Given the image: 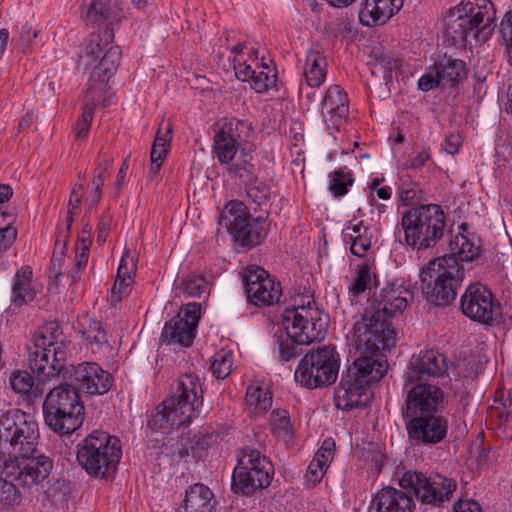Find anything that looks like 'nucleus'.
<instances>
[{
    "mask_svg": "<svg viewBox=\"0 0 512 512\" xmlns=\"http://www.w3.org/2000/svg\"><path fill=\"white\" fill-rule=\"evenodd\" d=\"M203 388L198 377L181 376L174 394L163 400L150 414L147 426L168 434L173 426H188L203 411Z\"/></svg>",
    "mask_w": 512,
    "mask_h": 512,
    "instance_id": "7ed1b4c3",
    "label": "nucleus"
},
{
    "mask_svg": "<svg viewBox=\"0 0 512 512\" xmlns=\"http://www.w3.org/2000/svg\"><path fill=\"white\" fill-rule=\"evenodd\" d=\"M132 273H135V266L129 252H126L120 260L116 278L133 282Z\"/></svg>",
    "mask_w": 512,
    "mask_h": 512,
    "instance_id": "e2e57ef3",
    "label": "nucleus"
},
{
    "mask_svg": "<svg viewBox=\"0 0 512 512\" xmlns=\"http://www.w3.org/2000/svg\"><path fill=\"white\" fill-rule=\"evenodd\" d=\"M409 291L402 286L389 285L375 293L370 305L366 309H373L378 316H384L388 320L401 315L408 305L407 295Z\"/></svg>",
    "mask_w": 512,
    "mask_h": 512,
    "instance_id": "5701e85b",
    "label": "nucleus"
},
{
    "mask_svg": "<svg viewBox=\"0 0 512 512\" xmlns=\"http://www.w3.org/2000/svg\"><path fill=\"white\" fill-rule=\"evenodd\" d=\"M32 268L28 265L22 266L13 278L12 303L15 306L27 304L35 298V292L32 289Z\"/></svg>",
    "mask_w": 512,
    "mask_h": 512,
    "instance_id": "2f4dec72",
    "label": "nucleus"
},
{
    "mask_svg": "<svg viewBox=\"0 0 512 512\" xmlns=\"http://www.w3.org/2000/svg\"><path fill=\"white\" fill-rule=\"evenodd\" d=\"M35 486L21 484L17 479L7 477L3 474V465L0 466V510H7L21 503L22 493L18 487L31 489Z\"/></svg>",
    "mask_w": 512,
    "mask_h": 512,
    "instance_id": "72a5a7b5",
    "label": "nucleus"
},
{
    "mask_svg": "<svg viewBox=\"0 0 512 512\" xmlns=\"http://www.w3.org/2000/svg\"><path fill=\"white\" fill-rule=\"evenodd\" d=\"M232 356L231 354L220 351L215 353L211 362V372L217 379H225L231 372Z\"/></svg>",
    "mask_w": 512,
    "mask_h": 512,
    "instance_id": "8fccbe9b",
    "label": "nucleus"
},
{
    "mask_svg": "<svg viewBox=\"0 0 512 512\" xmlns=\"http://www.w3.org/2000/svg\"><path fill=\"white\" fill-rule=\"evenodd\" d=\"M399 198L405 206H419L426 200L425 193L415 181L403 182L399 187Z\"/></svg>",
    "mask_w": 512,
    "mask_h": 512,
    "instance_id": "37998d69",
    "label": "nucleus"
},
{
    "mask_svg": "<svg viewBox=\"0 0 512 512\" xmlns=\"http://www.w3.org/2000/svg\"><path fill=\"white\" fill-rule=\"evenodd\" d=\"M329 315L316 309L301 307L300 310L289 312L283 316L282 324L286 336L278 339V360L287 363L303 353V346L324 339L328 326Z\"/></svg>",
    "mask_w": 512,
    "mask_h": 512,
    "instance_id": "423d86ee",
    "label": "nucleus"
},
{
    "mask_svg": "<svg viewBox=\"0 0 512 512\" xmlns=\"http://www.w3.org/2000/svg\"><path fill=\"white\" fill-rule=\"evenodd\" d=\"M496 9L491 0H463L450 9L446 19L445 38L456 47H466L471 36L477 42H486L492 36Z\"/></svg>",
    "mask_w": 512,
    "mask_h": 512,
    "instance_id": "20e7f679",
    "label": "nucleus"
},
{
    "mask_svg": "<svg viewBox=\"0 0 512 512\" xmlns=\"http://www.w3.org/2000/svg\"><path fill=\"white\" fill-rule=\"evenodd\" d=\"M408 437L423 446L436 445L448 434L449 422L442 414L433 413L405 421Z\"/></svg>",
    "mask_w": 512,
    "mask_h": 512,
    "instance_id": "412c9836",
    "label": "nucleus"
},
{
    "mask_svg": "<svg viewBox=\"0 0 512 512\" xmlns=\"http://www.w3.org/2000/svg\"><path fill=\"white\" fill-rule=\"evenodd\" d=\"M434 68L443 87H456L468 74L467 65L463 60L446 56L436 61Z\"/></svg>",
    "mask_w": 512,
    "mask_h": 512,
    "instance_id": "c85d7f7f",
    "label": "nucleus"
},
{
    "mask_svg": "<svg viewBox=\"0 0 512 512\" xmlns=\"http://www.w3.org/2000/svg\"><path fill=\"white\" fill-rule=\"evenodd\" d=\"M369 64L372 65L373 74L380 71L383 73V77H386V75L391 76V72L398 68L399 59L394 58L388 52L374 49L371 52Z\"/></svg>",
    "mask_w": 512,
    "mask_h": 512,
    "instance_id": "a19ab883",
    "label": "nucleus"
},
{
    "mask_svg": "<svg viewBox=\"0 0 512 512\" xmlns=\"http://www.w3.org/2000/svg\"><path fill=\"white\" fill-rule=\"evenodd\" d=\"M70 492V483L60 478L48 481L45 495L50 502L56 504L67 501Z\"/></svg>",
    "mask_w": 512,
    "mask_h": 512,
    "instance_id": "09e8293b",
    "label": "nucleus"
},
{
    "mask_svg": "<svg viewBox=\"0 0 512 512\" xmlns=\"http://www.w3.org/2000/svg\"><path fill=\"white\" fill-rule=\"evenodd\" d=\"M499 32L502 42L506 47L508 62L512 65V10L506 12L503 16L500 22Z\"/></svg>",
    "mask_w": 512,
    "mask_h": 512,
    "instance_id": "6e6d98bb",
    "label": "nucleus"
},
{
    "mask_svg": "<svg viewBox=\"0 0 512 512\" xmlns=\"http://www.w3.org/2000/svg\"><path fill=\"white\" fill-rule=\"evenodd\" d=\"M420 278L426 300L444 307L456 299V290L464 279V268L454 254L445 255L422 268Z\"/></svg>",
    "mask_w": 512,
    "mask_h": 512,
    "instance_id": "9d476101",
    "label": "nucleus"
},
{
    "mask_svg": "<svg viewBox=\"0 0 512 512\" xmlns=\"http://www.w3.org/2000/svg\"><path fill=\"white\" fill-rule=\"evenodd\" d=\"M348 243L351 244L350 251L353 255L360 258L364 257L371 248V235L369 233L358 235L356 238L349 239Z\"/></svg>",
    "mask_w": 512,
    "mask_h": 512,
    "instance_id": "bf43d9fd",
    "label": "nucleus"
},
{
    "mask_svg": "<svg viewBox=\"0 0 512 512\" xmlns=\"http://www.w3.org/2000/svg\"><path fill=\"white\" fill-rule=\"evenodd\" d=\"M245 399L247 405L256 413L266 412L272 405V393L260 386H249Z\"/></svg>",
    "mask_w": 512,
    "mask_h": 512,
    "instance_id": "e433bc0d",
    "label": "nucleus"
},
{
    "mask_svg": "<svg viewBox=\"0 0 512 512\" xmlns=\"http://www.w3.org/2000/svg\"><path fill=\"white\" fill-rule=\"evenodd\" d=\"M326 469L321 466L318 459H312L305 474L306 482L315 486L323 478Z\"/></svg>",
    "mask_w": 512,
    "mask_h": 512,
    "instance_id": "680f3d73",
    "label": "nucleus"
},
{
    "mask_svg": "<svg viewBox=\"0 0 512 512\" xmlns=\"http://www.w3.org/2000/svg\"><path fill=\"white\" fill-rule=\"evenodd\" d=\"M274 474L273 465L258 450L246 447L243 458L233 470L231 489L235 494L249 496L268 487Z\"/></svg>",
    "mask_w": 512,
    "mask_h": 512,
    "instance_id": "f8f14e48",
    "label": "nucleus"
},
{
    "mask_svg": "<svg viewBox=\"0 0 512 512\" xmlns=\"http://www.w3.org/2000/svg\"><path fill=\"white\" fill-rule=\"evenodd\" d=\"M456 240V244L460 245L458 255L461 261L471 262L480 255V247L476 246L464 235L457 236Z\"/></svg>",
    "mask_w": 512,
    "mask_h": 512,
    "instance_id": "4d7b16f0",
    "label": "nucleus"
},
{
    "mask_svg": "<svg viewBox=\"0 0 512 512\" xmlns=\"http://www.w3.org/2000/svg\"><path fill=\"white\" fill-rule=\"evenodd\" d=\"M327 61L325 56L317 50H309L306 54L303 75L307 86L320 87L326 78Z\"/></svg>",
    "mask_w": 512,
    "mask_h": 512,
    "instance_id": "7c9ffc66",
    "label": "nucleus"
},
{
    "mask_svg": "<svg viewBox=\"0 0 512 512\" xmlns=\"http://www.w3.org/2000/svg\"><path fill=\"white\" fill-rule=\"evenodd\" d=\"M42 409L46 425L60 436H69L78 430L85 418L84 404L71 383L50 390Z\"/></svg>",
    "mask_w": 512,
    "mask_h": 512,
    "instance_id": "1a4fd4ad",
    "label": "nucleus"
},
{
    "mask_svg": "<svg viewBox=\"0 0 512 512\" xmlns=\"http://www.w3.org/2000/svg\"><path fill=\"white\" fill-rule=\"evenodd\" d=\"M229 206L228 214L232 219L225 225L237 245L245 249L259 245L265 237L263 219L252 218L244 211L242 202L232 201Z\"/></svg>",
    "mask_w": 512,
    "mask_h": 512,
    "instance_id": "a211bd4d",
    "label": "nucleus"
},
{
    "mask_svg": "<svg viewBox=\"0 0 512 512\" xmlns=\"http://www.w3.org/2000/svg\"><path fill=\"white\" fill-rule=\"evenodd\" d=\"M172 125L169 124L166 128V133L163 136L159 135V132L157 133L156 139L154 140L150 158H151V172L152 173H158L160 170L163 160L167 153L166 145H169L171 139H172Z\"/></svg>",
    "mask_w": 512,
    "mask_h": 512,
    "instance_id": "58836bf2",
    "label": "nucleus"
},
{
    "mask_svg": "<svg viewBox=\"0 0 512 512\" xmlns=\"http://www.w3.org/2000/svg\"><path fill=\"white\" fill-rule=\"evenodd\" d=\"M403 3L404 0H363L359 19L367 27L384 25L400 11Z\"/></svg>",
    "mask_w": 512,
    "mask_h": 512,
    "instance_id": "393cba45",
    "label": "nucleus"
},
{
    "mask_svg": "<svg viewBox=\"0 0 512 512\" xmlns=\"http://www.w3.org/2000/svg\"><path fill=\"white\" fill-rule=\"evenodd\" d=\"M399 485L422 504L434 507H441L448 502L457 487L454 479L441 474L427 476L414 470L405 471L399 478Z\"/></svg>",
    "mask_w": 512,
    "mask_h": 512,
    "instance_id": "ddd939ff",
    "label": "nucleus"
},
{
    "mask_svg": "<svg viewBox=\"0 0 512 512\" xmlns=\"http://www.w3.org/2000/svg\"><path fill=\"white\" fill-rule=\"evenodd\" d=\"M63 380H70L76 391L88 395H104L114 385V377L95 362H83L77 366L66 364L59 373Z\"/></svg>",
    "mask_w": 512,
    "mask_h": 512,
    "instance_id": "4468645a",
    "label": "nucleus"
},
{
    "mask_svg": "<svg viewBox=\"0 0 512 512\" xmlns=\"http://www.w3.org/2000/svg\"><path fill=\"white\" fill-rule=\"evenodd\" d=\"M10 385L14 392L28 395L34 386V378L27 371H15L10 376Z\"/></svg>",
    "mask_w": 512,
    "mask_h": 512,
    "instance_id": "864d4df0",
    "label": "nucleus"
},
{
    "mask_svg": "<svg viewBox=\"0 0 512 512\" xmlns=\"http://www.w3.org/2000/svg\"><path fill=\"white\" fill-rule=\"evenodd\" d=\"M371 288V266L368 261H363L356 268V273L348 289L354 297L360 296Z\"/></svg>",
    "mask_w": 512,
    "mask_h": 512,
    "instance_id": "ea45409f",
    "label": "nucleus"
},
{
    "mask_svg": "<svg viewBox=\"0 0 512 512\" xmlns=\"http://www.w3.org/2000/svg\"><path fill=\"white\" fill-rule=\"evenodd\" d=\"M251 130V123L233 117L225 119V122L215 134L240 145V143L248 141Z\"/></svg>",
    "mask_w": 512,
    "mask_h": 512,
    "instance_id": "f704fd0d",
    "label": "nucleus"
},
{
    "mask_svg": "<svg viewBox=\"0 0 512 512\" xmlns=\"http://www.w3.org/2000/svg\"><path fill=\"white\" fill-rule=\"evenodd\" d=\"M334 452L335 441L332 438H326L313 459H318L322 467L328 468L334 457Z\"/></svg>",
    "mask_w": 512,
    "mask_h": 512,
    "instance_id": "13d9d810",
    "label": "nucleus"
},
{
    "mask_svg": "<svg viewBox=\"0 0 512 512\" xmlns=\"http://www.w3.org/2000/svg\"><path fill=\"white\" fill-rule=\"evenodd\" d=\"M442 86L441 79L437 76V71L434 68V65L430 68V71L418 80V88L421 91L427 92L436 87Z\"/></svg>",
    "mask_w": 512,
    "mask_h": 512,
    "instance_id": "052dcab7",
    "label": "nucleus"
},
{
    "mask_svg": "<svg viewBox=\"0 0 512 512\" xmlns=\"http://www.w3.org/2000/svg\"><path fill=\"white\" fill-rule=\"evenodd\" d=\"M355 347L359 356L342 373L336 392L344 403V409L364 408L374 397L371 390L388 371L384 354L396 343V331L392 321L378 316L373 309L364 310L353 325Z\"/></svg>",
    "mask_w": 512,
    "mask_h": 512,
    "instance_id": "f257e3e1",
    "label": "nucleus"
},
{
    "mask_svg": "<svg viewBox=\"0 0 512 512\" xmlns=\"http://www.w3.org/2000/svg\"><path fill=\"white\" fill-rule=\"evenodd\" d=\"M270 424L274 435L286 438L292 434L290 415L285 409H274L270 415Z\"/></svg>",
    "mask_w": 512,
    "mask_h": 512,
    "instance_id": "49530a36",
    "label": "nucleus"
},
{
    "mask_svg": "<svg viewBox=\"0 0 512 512\" xmlns=\"http://www.w3.org/2000/svg\"><path fill=\"white\" fill-rule=\"evenodd\" d=\"M121 458L120 439L102 430H93L77 444L76 459L93 478L107 479L116 472Z\"/></svg>",
    "mask_w": 512,
    "mask_h": 512,
    "instance_id": "6e6552de",
    "label": "nucleus"
},
{
    "mask_svg": "<svg viewBox=\"0 0 512 512\" xmlns=\"http://www.w3.org/2000/svg\"><path fill=\"white\" fill-rule=\"evenodd\" d=\"M133 282L124 279L116 278L114 285L111 289L110 301L116 303L120 301L124 296H127L131 290V284Z\"/></svg>",
    "mask_w": 512,
    "mask_h": 512,
    "instance_id": "0e129e2a",
    "label": "nucleus"
},
{
    "mask_svg": "<svg viewBox=\"0 0 512 512\" xmlns=\"http://www.w3.org/2000/svg\"><path fill=\"white\" fill-rule=\"evenodd\" d=\"M321 113L325 123L339 127L349 115V99L340 85H331L321 100Z\"/></svg>",
    "mask_w": 512,
    "mask_h": 512,
    "instance_id": "b1692460",
    "label": "nucleus"
},
{
    "mask_svg": "<svg viewBox=\"0 0 512 512\" xmlns=\"http://www.w3.org/2000/svg\"><path fill=\"white\" fill-rule=\"evenodd\" d=\"M81 325L80 333L92 346L93 352L105 353L111 350L112 345L108 340V332L102 321L85 317Z\"/></svg>",
    "mask_w": 512,
    "mask_h": 512,
    "instance_id": "c756f323",
    "label": "nucleus"
},
{
    "mask_svg": "<svg viewBox=\"0 0 512 512\" xmlns=\"http://www.w3.org/2000/svg\"><path fill=\"white\" fill-rule=\"evenodd\" d=\"M245 190L248 198L259 207L266 205L270 200L271 188L268 184L259 180L258 176L245 184Z\"/></svg>",
    "mask_w": 512,
    "mask_h": 512,
    "instance_id": "79ce46f5",
    "label": "nucleus"
},
{
    "mask_svg": "<svg viewBox=\"0 0 512 512\" xmlns=\"http://www.w3.org/2000/svg\"><path fill=\"white\" fill-rule=\"evenodd\" d=\"M121 48L119 46H110L105 53L88 67L84 66L85 70L91 69L89 86L93 89L97 84L107 82L112 75L116 72L120 63Z\"/></svg>",
    "mask_w": 512,
    "mask_h": 512,
    "instance_id": "bb28decb",
    "label": "nucleus"
},
{
    "mask_svg": "<svg viewBox=\"0 0 512 512\" xmlns=\"http://www.w3.org/2000/svg\"><path fill=\"white\" fill-rule=\"evenodd\" d=\"M200 312V303H188L175 317L165 323L161 341L166 344L190 346L196 335Z\"/></svg>",
    "mask_w": 512,
    "mask_h": 512,
    "instance_id": "6ab92c4d",
    "label": "nucleus"
},
{
    "mask_svg": "<svg viewBox=\"0 0 512 512\" xmlns=\"http://www.w3.org/2000/svg\"><path fill=\"white\" fill-rule=\"evenodd\" d=\"M94 104L92 102L85 104L81 117L77 120L74 128L75 139L82 140L86 138L94 116Z\"/></svg>",
    "mask_w": 512,
    "mask_h": 512,
    "instance_id": "5fc2aeb1",
    "label": "nucleus"
},
{
    "mask_svg": "<svg viewBox=\"0 0 512 512\" xmlns=\"http://www.w3.org/2000/svg\"><path fill=\"white\" fill-rule=\"evenodd\" d=\"M447 371L446 357L434 349L413 354L404 375V389L413 383H428L430 378L440 377Z\"/></svg>",
    "mask_w": 512,
    "mask_h": 512,
    "instance_id": "aec40b11",
    "label": "nucleus"
},
{
    "mask_svg": "<svg viewBox=\"0 0 512 512\" xmlns=\"http://www.w3.org/2000/svg\"><path fill=\"white\" fill-rule=\"evenodd\" d=\"M462 313L473 321L493 325L500 310V304L492 291L481 283L470 284L460 298Z\"/></svg>",
    "mask_w": 512,
    "mask_h": 512,
    "instance_id": "dca6fc26",
    "label": "nucleus"
},
{
    "mask_svg": "<svg viewBox=\"0 0 512 512\" xmlns=\"http://www.w3.org/2000/svg\"><path fill=\"white\" fill-rule=\"evenodd\" d=\"M401 406L404 420L437 413L443 406L444 392L437 385L416 382L410 385Z\"/></svg>",
    "mask_w": 512,
    "mask_h": 512,
    "instance_id": "f3484780",
    "label": "nucleus"
},
{
    "mask_svg": "<svg viewBox=\"0 0 512 512\" xmlns=\"http://www.w3.org/2000/svg\"><path fill=\"white\" fill-rule=\"evenodd\" d=\"M235 74L241 81H251L255 70L250 65L246 64L245 61L241 62L239 58L233 60Z\"/></svg>",
    "mask_w": 512,
    "mask_h": 512,
    "instance_id": "338daca9",
    "label": "nucleus"
},
{
    "mask_svg": "<svg viewBox=\"0 0 512 512\" xmlns=\"http://www.w3.org/2000/svg\"><path fill=\"white\" fill-rule=\"evenodd\" d=\"M353 182L352 175L345 173L344 169L339 168L334 171L329 188L334 197H341L347 194L348 187L351 186Z\"/></svg>",
    "mask_w": 512,
    "mask_h": 512,
    "instance_id": "3c124183",
    "label": "nucleus"
},
{
    "mask_svg": "<svg viewBox=\"0 0 512 512\" xmlns=\"http://www.w3.org/2000/svg\"><path fill=\"white\" fill-rule=\"evenodd\" d=\"M215 503L211 489L202 483H196L186 490L184 505L179 512H214Z\"/></svg>",
    "mask_w": 512,
    "mask_h": 512,
    "instance_id": "cd10ccee",
    "label": "nucleus"
},
{
    "mask_svg": "<svg viewBox=\"0 0 512 512\" xmlns=\"http://www.w3.org/2000/svg\"><path fill=\"white\" fill-rule=\"evenodd\" d=\"M17 237L15 227H0V253L6 251L14 243Z\"/></svg>",
    "mask_w": 512,
    "mask_h": 512,
    "instance_id": "69168bd1",
    "label": "nucleus"
},
{
    "mask_svg": "<svg viewBox=\"0 0 512 512\" xmlns=\"http://www.w3.org/2000/svg\"><path fill=\"white\" fill-rule=\"evenodd\" d=\"M277 80V74L272 73L270 67L264 65L263 69L259 72L255 71L250 85L253 90L257 93H265L270 88L274 87Z\"/></svg>",
    "mask_w": 512,
    "mask_h": 512,
    "instance_id": "de8ad7c7",
    "label": "nucleus"
},
{
    "mask_svg": "<svg viewBox=\"0 0 512 512\" xmlns=\"http://www.w3.org/2000/svg\"><path fill=\"white\" fill-rule=\"evenodd\" d=\"M376 512H412L413 500L403 490L392 487L382 488L372 499Z\"/></svg>",
    "mask_w": 512,
    "mask_h": 512,
    "instance_id": "a878e982",
    "label": "nucleus"
},
{
    "mask_svg": "<svg viewBox=\"0 0 512 512\" xmlns=\"http://www.w3.org/2000/svg\"><path fill=\"white\" fill-rule=\"evenodd\" d=\"M110 15V10L101 1L93 0L84 15L86 25H100L104 23Z\"/></svg>",
    "mask_w": 512,
    "mask_h": 512,
    "instance_id": "603ef678",
    "label": "nucleus"
},
{
    "mask_svg": "<svg viewBox=\"0 0 512 512\" xmlns=\"http://www.w3.org/2000/svg\"><path fill=\"white\" fill-rule=\"evenodd\" d=\"M0 445L10 455L3 461V474L25 485H39L51 474L53 459L39 451L40 431L34 417L21 409L0 415Z\"/></svg>",
    "mask_w": 512,
    "mask_h": 512,
    "instance_id": "f03ea898",
    "label": "nucleus"
},
{
    "mask_svg": "<svg viewBox=\"0 0 512 512\" xmlns=\"http://www.w3.org/2000/svg\"><path fill=\"white\" fill-rule=\"evenodd\" d=\"M248 303L256 306H272L280 301L282 287L265 269L249 265L242 274Z\"/></svg>",
    "mask_w": 512,
    "mask_h": 512,
    "instance_id": "2eb2a0df",
    "label": "nucleus"
},
{
    "mask_svg": "<svg viewBox=\"0 0 512 512\" xmlns=\"http://www.w3.org/2000/svg\"><path fill=\"white\" fill-rule=\"evenodd\" d=\"M213 153L221 164H229L235 158L239 144L227 140L218 134L214 135Z\"/></svg>",
    "mask_w": 512,
    "mask_h": 512,
    "instance_id": "c03bdc74",
    "label": "nucleus"
},
{
    "mask_svg": "<svg viewBox=\"0 0 512 512\" xmlns=\"http://www.w3.org/2000/svg\"><path fill=\"white\" fill-rule=\"evenodd\" d=\"M183 291L191 297H206L210 293L209 282L204 275L191 274L181 282Z\"/></svg>",
    "mask_w": 512,
    "mask_h": 512,
    "instance_id": "a18cd8bd",
    "label": "nucleus"
},
{
    "mask_svg": "<svg viewBox=\"0 0 512 512\" xmlns=\"http://www.w3.org/2000/svg\"><path fill=\"white\" fill-rule=\"evenodd\" d=\"M220 433L213 424H204L191 438L182 440L177 447V456L181 460L188 458L198 462L207 456L209 448L218 443Z\"/></svg>",
    "mask_w": 512,
    "mask_h": 512,
    "instance_id": "4be33fe9",
    "label": "nucleus"
},
{
    "mask_svg": "<svg viewBox=\"0 0 512 512\" xmlns=\"http://www.w3.org/2000/svg\"><path fill=\"white\" fill-rule=\"evenodd\" d=\"M28 366L40 384L58 377L67 361L66 337L57 321L38 328L26 346Z\"/></svg>",
    "mask_w": 512,
    "mask_h": 512,
    "instance_id": "39448f33",
    "label": "nucleus"
},
{
    "mask_svg": "<svg viewBox=\"0 0 512 512\" xmlns=\"http://www.w3.org/2000/svg\"><path fill=\"white\" fill-rule=\"evenodd\" d=\"M67 251V240H60L59 238L55 242V248L50 260L48 281L50 286L57 287L58 280L63 276L61 271L62 265L65 261V255Z\"/></svg>",
    "mask_w": 512,
    "mask_h": 512,
    "instance_id": "4c0bfd02",
    "label": "nucleus"
},
{
    "mask_svg": "<svg viewBox=\"0 0 512 512\" xmlns=\"http://www.w3.org/2000/svg\"><path fill=\"white\" fill-rule=\"evenodd\" d=\"M340 358L334 346H321L307 352L295 370V380L308 389L328 387L335 383Z\"/></svg>",
    "mask_w": 512,
    "mask_h": 512,
    "instance_id": "9b49d317",
    "label": "nucleus"
},
{
    "mask_svg": "<svg viewBox=\"0 0 512 512\" xmlns=\"http://www.w3.org/2000/svg\"><path fill=\"white\" fill-rule=\"evenodd\" d=\"M400 226L407 246L426 250L435 247L443 238L446 215L438 204H421L402 213Z\"/></svg>",
    "mask_w": 512,
    "mask_h": 512,
    "instance_id": "0eeeda50",
    "label": "nucleus"
},
{
    "mask_svg": "<svg viewBox=\"0 0 512 512\" xmlns=\"http://www.w3.org/2000/svg\"><path fill=\"white\" fill-rule=\"evenodd\" d=\"M454 512H482L480 504L474 500H459L453 505Z\"/></svg>",
    "mask_w": 512,
    "mask_h": 512,
    "instance_id": "774afa93",
    "label": "nucleus"
},
{
    "mask_svg": "<svg viewBox=\"0 0 512 512\" xmlns=\"http://www.w3.org/2000/svg\"><path fill=\"white\" fill-rule=\"evenodd\" d=\"M114 41V29L112 24H108L102 34L92 35L84 46L83 53L80 55L79 64L88 67L102 55L104 45L111 44Z\"/></svg>",
    "mask_w": 512,
    "mask_h": 512,
    "instance_id": "473e14b6",
    "label": "nucleus"
},
{
    "mask_svg": "<svg viewBox=\"0 0 512 512\" xmlns=\"http://www.w3.org/2000/svg\"><path fill=\"white\" fill-rule=\"evenodd\" d=\"M252 156L248 153H242L235 163L227 164V173L231 179H239L244 184L253 179L256 174L254 164L251 162Z\"/></svg>",
    "mask_w": 512,
    "mask_h": 512,
    "instance_id": "c9c22d12",
    "label": "nucleus"
}]
</instances>
